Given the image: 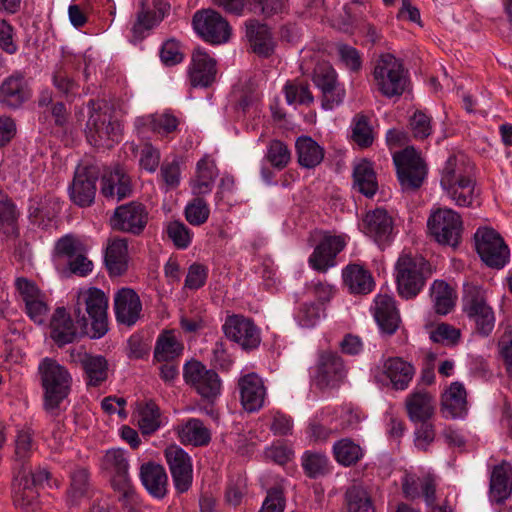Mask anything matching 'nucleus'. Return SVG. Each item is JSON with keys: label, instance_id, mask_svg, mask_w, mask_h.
Masks as SVG:
<instances>
[{"label": "nucleus", "instance_id": "51", "mask_svg": "<svg viewBox=\"0 0 512 512\" xmlns=\"http://www.w3.org/2000/svg\"><path fill=\"white\" fill-rule=\"evenodd\" d=\"M248 2L254 13L266 18L288 11V0H248Z\"/></svg>", "mask_w": 512, "mask_h": 512}, {"label": "nucleus", "instance_id": "25", "mask_svg": "<svg viewBox=\"0 0 512 512\" xmlns=\"http://www.w3.org/2000/svg\"><path fill=\"white\" fill-rule=\"evenodd\" d=\"M216 61L205 51L196 49L192 55L189 70L190 82L193 87H208L216 78Z\"/></svg>", "mask_w": 512, "mask_h": 512}, {"label": "nucleus", "instance_id": "22", "mask_svg": "<svg viewBox=\"0 0 512 512\" xmlns=\"http://www.w3.org/2000/svg\"><path fill=\"white\" fill-rule=\"evenodd\" d=\"M344 246L342 237L324 236L309 258L310 265L319 272H326L335 265V258Z\"/></svg>", "mask_w": 512, "mask_h": 512}, {"label": "nucleus", "instance_id": "2", "mask_svg": "<svg viewBox=\"0 0 512 512\" xmlns=\"http://www.w3.org/2000/svg\"><path fill=\"white\" fill-rule=\"evenodd\" d=\"M44 389V409L51 416L60 413V405L70 393L72 378L68 370L52 358H44L39 365Z\"/></svg>", "mask_w": 512, "mask_h": 512}, {"label": "nucleus", "instance_id": "55", "mask_svg": "<svg viewBox=\"0 0 512 512\" xmlns=\"http://www.w3.org/2000/svg\"><path fill=\"white\" fill-rule=\"evenodd\" d=\"M52 82L58 92L66 98H72L77 93V83L62 66L55 69Z\"/></svg>", "mask_w": 512, "mask_h": 512}, {"label": "nucleus", "instance_id": "29", "mask_svg": "<svg viewBox=\"0 0 512 512\" xmlns=\"http://www.w3.org/2000/svg\"><path fill=\"white\" fill-rule=\"evenodd\" d=\"M512 493V466L506 461L496 465L490 476L489 495L496 503H502Z\"/></svg>", "mask_w": 512, "mask_h": 512}, {"label": "nucleus", "instance_id": "5", "mask_svg": "<svg viewBox=\"0 0 512 512\" xmlns=\"http://www.w3.org/2000/svg\"><path fill=\"white\" fill-rule=\"evenodd\" d=\"M463 311L474 322L476 331L482 336H488L494 329L495 316L487 304L484 290L471 283L463 287Z\"/></svg>", "mask_w": 512, "mask_h": 512}, {"label": "nucleus", "instance_id": "8", "mask_svg": "<svg viewBox=\"0 0 512 512\" xmlns=\"http://www.w3.org/2000/svg\"><path fill=\"white\" fill-rule=\"evenodd\" d=\"M431 236L441 245L457 247L460 243L463 223L461 216L452 209H438L427 221Z\"/></svg>", "mask_w": 512, "mask_h": 512}, {"label": "nucleus", "instance_id": "41", "mask_svg": "<svg viewBox=\"0 0 512 512\" xmlns=\"http://www.w3.org/2000/svg\"><path fill=\"white\" fill-rule=\"evenodd\" d=\"M430 296L437 314L446 315L455 305L454 290L443 280L434 281Z\"/></svg>", "mask_w": 512, "mask_h": 512}, {"label": "nucleus", "instance_id": "56", "mask_svg": "<svg viewBox=\"0 0 512 512\" xmlns=\"http://www.w3.org/2000/svg\"><path fill=\"white\" fill-rule=\"evenodd\" d=\"M266 157L273 167L283 169L290 161V151L283 142L273 140L268 146Z\"/></svg>", "mask_w": 512, "mask_h": 512}, {"label": "nucleus", "instance_id": "59", "mask_svg": "<svg viewBox=\"0 0 512 512\" xmlns=\"http://www.w3.org/2000/svg\"><path fill=\"white\" fill-rule=\"evenodd\" d=\"M345 95V89L339 81L325 87L321 90V104L323 109L331 110L340 105L343 102Z\"/></svg>", "mask_w": 512, "mask_h": 512}, {"label": "nucleus", "instance_id": "18", "mask_svg": "<svg viewBox=\"0 0 512 512\" xmlns=\"http://www.w3.org/2000/svg\"><path fill=\"white\" fill-rule=\"evenodd\" d=\"M100 193L105 199L116 202L129 198L133 193L130 175L121 166L107 169L100 180Z\"/></svg>", "mask_w": 512, "mask_h": 512}, {"label": "nucleus", "instance_id": "13", "mask_svg": "<svg viewBox=\"0 0 512 512\" xmlns=\"http://www.w3.org/2000/svg\"><path fill=\"white\" fill-rule=\"evenodd\" d=\"M225 336L243 350L256 349L261 342L260 331L255 323L242 315H230L223 324Z\"/></svg>", "mask_w": 512, "mask_h": 512}, {"label": "nucleus", "instance_id": "54", "mask_svg": "<svg viewBox=\"0 0 512 512\" xmlns=\"http://www.w3.org/2000/svg\"><path fill=\"white\" fill-rule=\"evenodd\" d=\"M446 191L449 197L455 201L458 206L468 207L472 205L475 197V184L473 179H465L462 184L448 188Z\"/></svg>", "mask_w": 512, "mask_h": 512}, {"label": "nucleus", "instance_id": "43", "mask_svg": "<svg viewBox=\"0 0 512 512\" xmlns=\"http://www.w3.org/2000/svg\"><path fill=\"white\" fill-rule=\"evenodd\" d=\"M301 465L305 475L310 479L324 477L330 473V461L320 452L306 451L301 457Z\"/></svg>", "mask_w": 512, "mask_h": 512}, {"label": "nucleus", "instance_id": "32", "mask_svg": "<svg viewBox=\"0 0 512 512\" xmlns=\"http://www.w3.org/2000/svg\"><path fill=\"white\" fill-rule=\"evenodd\" d=\"M105 265L112 276H120L128 268V242L125 238L109 241L105 252Z\"/></svg>", "mask_w": 512, "mask_h": 512}, {"label": "nucleus", "instance_id": "62", "mask_svg": "<svg viewBox=\"0 0 512 512\" xmlns=\"http://www.w3.org/2000/svg\"><path fill=\"white\" fill-rule=\"evenodd\" d=\"M152 131L159 134H169L178 127V119L170 113L153 114L150 117Z\"/></svg>", "mask_w": 512, "mask_h": 512}, {"label": "nucleus", "instance_id": "14", "mask_svg": "<svg viewBox=\"0 0 512 512\" xmlns=\"http://www.w3.org/2000/svg\"><path fill=\"white\" fill-rule=\"evenodd\" d=\"M31 467L19 466L12 483L13 503L20 512H39V494L30 484Z\"/></svg>", "mask_w": 512, "mask_h": 512}, {"label": "nucleus", "instance_id": "28", "mask_svg": "<svg viewBox=\"0 0 512 512\" xmlns=\"http://www.w3.org/2000/svg\"><path fill=\"white\" fill-rule=\"evenodd\" d=\"M473 166L464 155H451L445 162L441 173V186L444 190L462 184L464 180H472Z\"/></svg>", "mask_w": 512, "mask_h": 512}, {"label": "nucleus", "instance_id": "15", "mask_svg": "<svg viewBox=\"0 0 512 512\" xmlns=\"http://www.w3.org/2000/svg\"><path fill=\"white\" fill-rule=\"evenodd\" d=\"M70 362L79 365L84 372L86 384L97 387L108 378V361L102 355L88 353L84 348L70 350Z\"/></svg>", "mask_w": 512, "mask_h": 512}, {"label": "nucleus", "instance_id": "10", "mask_svg": "<svg viewBox=\"0 0 512 512\" xmlns=\"http://www.w3.org/2000/svg\"><path fill=\"white\" fill-rule=\"evenodd\" d=\"M183 377L187 384L209 402H213L221 393V380L217 372L207 369L199 361L187 362L183 369Z\"/></svg>", "mask_w": 512, "mask_h": 512}, {"label": "nucleus", "instance_id": "46", "mask_svg": "<svg viewBox=\"0 0 512 512\" xmlns=\"http://www.w3.org/2000/svg\"><path fill=\"white\" fill-rule=\"evenodd\" d=\"M90 474L85 467H76L70 473V488L68 490V499L72 504L85 497L90 487Z\"/></svg>", "mask_w": 512, "mask_h": 512}, {"label": "nucleus", "instance_id": "47", "mask_svg": "<svg viewBox=\"0 0 512 512\" xmlns=\"http://www.w3.org/2000/svg\"><path fill=\"white\" fill-rule=\"evenodd\" d=\"M164 17V13L149 11L145 9L144 2L141 3V10L137 14L131 31L135 40H142L146 31L152 29Z\"/></svg>", "mask_w": 512, "mask_h": 512}, {"label": "nucleus", "instance_id": "48", "mask_svg": "<svg viewBox=\"0 0 512 512\" xmlns=\"http://www.w3.org/2000/svg\"><path fill=\"white\" fill-rule=\"evenodd\" d=\"M79 253H86V246L79 237L73 234H66L59 238L54 246V255L68 261Z\"/></svg>", "mask_w": 512, "mask_h": 512}, {"label": "nucleus", "instance_id": "19", "mask_svg": "<svg viewBox=\"0 0 512 512\" xmlns=\"http://www.w3.org/2000/svg\"><path fill=\"white\" fill-rule=\"evenodd\" d=\"M362 231L379 245H386L392 239L393 220L385 209L368 211L362 220Z\"/></svg>", "mask_w": 512, "mask_h": 512}, {"label": "nucleus", "instance_id": "34", "mask_svg": "<svg viewBox=\"0 0 512 512\" xmlns=\"http://www.w3.org/2000/svg\"><path fill=\"white\" fill-rule=\"evenodd\" d=\"M383 369L385 375L397 390L406 389L415 373L414 367L399 357L387 359Z\"/></svg>", "mask_w": 512, "mask_h": 512}, {"label": "nucleus", "instance_id": "17", "mask_svg": "<svg viewBox=\"0 0 512 512\" xmlns=\"http://www.w3.org/2000/svg\"><path fill=\"white\" fill-rule=\"evenodd\" d=\"M99 171L95 166H78L70 186V198L79 207H89L94 203L96 182Z\"/></svg>", "mask_w": 512, "mask_h": 512}, {"label": "nucleus", "instance_id": "26", "mask_svg": "<svg viewBox=\"0 0 512 512\" xmlns=\"http://www.w3.org/2000/svg\"><path fill=\"white\" fill-rule=\"evenodd\" d=\"M373 309L374 318L380 330L387 335H393L401 322L395 300L388 295H378Z\"/></svg>", "mask_w": 512, "mask_h": 512}, {"label": "nucleus", "instance_id": "7", "mask_svg": "<svg viewBox=\"0 0 512 512\" xmlns=\"http://www.w3.org/2000/svg\"><path fill=\"white\" fill-rule=\"evenodd\" d=\"M393 161L402 191L414 192L418 190L424 182L427 169L416 150L413 147H407L395 153Z\"/></svg>", "mask_w": 512, "mask_h": 512}, {"label": "nucleus", "instance_id": "63", "mask_svg": "<svg viewBox=\"0 0 512 512\" xmlns=\"http://www.w3.org/2000/svg\"><path fill=\"white\" fill-rule=\"evenodd\" d=\"M430 338L435 343L455 345L460 338V330L450 324L441 323L431 332Z\"/></svg>", "mask_w": 512, "mask_h": 512}, {"label": "nucleus", "instance_id": "1", "mask_svg": "<svg viewBox=\"0 0 512 512\" xmlns=\"http://www.w3.org/2000/svg\"><path fill=\"white\" fill-rule=\"evenodd\" d=\"M107 308L108 298L101 289L79 291L73 309L75 322L64 307H58L50 321L51 338L58 346L72 343L78 333L102 338L109 330Z\"/></svg>", "mask_w": 512, "mask_h": 512}, {"label": "nucleus", "instance_id": "64", "mask_svg": "<svg viewBox=\"0 0 512 512\" xmlns=\"http://www.w3.org/2000/svg\"><path fill=\"white\" fill-rule=\"evenodd\" d=\"M25 311L29 318L36 324H43L46 320L48 313V305L41 295L33 300L25 303Z\"/></svg>", "mask_w": 512, "mask_h": 512}, {"label": "nucleus", "instance_id": "16", "mask_svg": "<svg viewBox=\"0 0 512 512\" xmlns=\"http://www.w3.org/2000/svg\"><path fill=\"white\" fill-rule=\"evenodd\" d=\"M164 453L175 489L179 493L187 492L193 479L191 457L177 445L168 446Z\"/></svg>", "mask_w": 512, "mask_h": 512}, {"label": "nucleus", "instance_id": "53", "mask_svg": "<svg viewBox=\"0 0 512 512\" xmlns=\"http://www.w3.org/2000/svg\"><path fill=\"white\" fill-rule=\"evenodd\" d=\"M409 128L415 140H425L432 133L431 117L417 110L409 119Z\"/></svg>", "mask_w": 512, "mask_h": 512}, {"label": "nucleus", "instance_id": "35", "mask_svg": "<svg viewBox=\"0 0 512 512\" xmlns=\"http://www.w3.org/2000/svg\"><path fill=\"white\" fill-rule=\"evenodd\" d=\"M218 175L214 161L202 158L196 166L195 177L191 180V188L194 195H204L212 190L215 178Z\"/></svg>", "mask_w": 512, "mask_h": 512}, {"label": "nucleus", "instance_id": "57", "mask_svg": "<svg viewBox=\"0 0 512 512\" xmlns=\"http://www.w3.org/2000/svg\"><path fill=\"white\" fill-rule=\"evenodd\" d=\"M209 213L210 210L206 202L199 197L189 203L185 209L186 220L195 226L205 223L209 217Z\"/></svg>", "mask_w": 512, "mask_h": 512}, {"label": "nucleus", "instance_id": "33", "mask_svg": "<svg viewBox=\"0 0 512 512\" xmlns=\"http://www.w3.org/2000/svg\"><path fill=\"white\" fill-rule=\"evenodd\" d=\"M140 478L147 491L156 498H163L167 492V474L164 467L156 463L141 466Z\"/></svg>", "mask_w": 512, "mask_h": 512}, {"label": "nucleus", "instance_id": "49", "mask_svg": "<svg viewBox=\"0 0 512 512\" xmlns=\"http://www.w3.org/2000/svg\"><path fill=\"white\" fill-rule=\"evenodd\" d=\"M182 351L181 344L176 340L175 336L166 332L159 336L155 350L154 358L158 362L173 360Z\"/></svg>", "mask_w": 512, "mask_h": 512}, {"label": "nucleus", "instance_id": "40", "mask_svg": "<svg viewBox=\"0 0 512 512\" xmlns=\"http://www.w3.org/2000/svg\"><path fill=\"white\" fill-rule=\"evenodd\" d=\"M354 187L366 197H373L378 189L376 174L370 162L363 161L354 168Z\"/></svg>", "mask_w": 512, "mask_h": 512}, {"label": "nucleus", "instance_id": "31", "mask_svg": "<svg viewBox=\"0 0 512 512\" xmlns=\"http://www.w3.org/2000/svg\"><path fill=\"white\" fill-rule=\"evenodd\" d=\"M405 407L412 422L430 420L435 412L433 396L426 390H414L409 394Z\"/></svg>", "mask_w": 512, "mask_h": 512}, {"label": "nucleus", "instance_id": "24", "mask_svg": "<svg viewBox=\"0 0 512 512\" xmlns=\"http://www.w3.org/2000/svg\"><path fill=\"white\" fill-rule=\"evenodd\" d=\"M114 307L116 319L119 323L132 326L140 318L142 304L133 289H120L115 295Z\"/></svg>", "mask_w": 512, "mask_h": 512}, {"label": "nucleus", "instance_id": "21", "mask_svg": "<svg viewBox=\"0 0 512 512\" xmlns=\"http://www.w3.org/2000/svg\"><path fill=\"white\" fill-rule=\"evenodd\" d=\"M345 368L342 358L334 352L324 351L319 355L316 384L319 388L336 386L345 377Z\"/></svg>", "mask_w": 512, "mask_h": 512}, {"label": "nucleus", "instance_id": "45", "mask_svg": "<svg viewBox=\"0 0 512 512\" xmlns=\"http://www.w3.org/2000/svg\"><path fill=\"white\" fill-rule=\"evenodd\" d=\"M336 461L343 466L355 465L363 456L361 447L349 438L337 441L333 445Z\"/></svg>", "mask_w": 512, "mask_h": 512}, {"label": "nucleus", "instance_id": "60", "mask_svg": "<svg viewBox=\"0 0 512 512\" xmlns=\"http://www.w3.org/2000/svg\"><path fill=\"white\" fill-rule=\"evenodd\" d=\"M338 81L335 69L328 62H319L313 71V82L321 91Z\"/></svg>", "mask_w": 512, "mask_h": 512}, {"label": "nucleus", "instance_id": "36", "mask_svg": "<svg viewBox=\"0 0 512 512\" xmlns=\"http://www.w3.org/2000/svg\"><path fill=\"white\" fill-rule=\"evenodd\" d=\"M342 276L352 293L367 294L373 289L374 281L370 272L360 265H348L343 270Z\"/></svg>", "mask_w": 512, "mask_h": 512}, {"label": "nucleus", "instance_id": "6", "mask_svg": "<svg viewBox=\"0 0 512 512\" xmlns=\"http://www.w3.org/2000/svg\"><path fill=\"white\" fill-rule=\"evenodd\" d=\"M373 76L378 90L386 97L402 95L407 85L402 62L390 53L379 57Z\"/></svg>", "mask_w": 512, "mask_h": 512}, {"label": "nucleus", "instance_id": "12", "mask_svg": "<svg viewBox=\"0 0 512 512\" xmlns=\"http://www.w3.org/2000/svg\"><path fill=\"white\" fill-rule=\"evenodd\" d=\"M149 220L146 206L137 201L118 206L111 218L113 229L133 235H140Z\"/></svg>", "mask_w": 512, "mask_h": 512}, {"label": "nucleus", "instance_id": "44", "mask_svg": "<svg viewBox=\"0 0 512 512\" xmlns=\"http://www.w3.org/2000/svg\"><path fill=\"white\" fill-rule=\"evenodd\" d=\"M138 425L144 435H151L161 426L160 409L152 400L139 404Z\"/></svg>", "mask_w": 512, "mask_h": 512}, {"label": "nucleus", "instance_id": "23", "mask_svg": "<svg viewBox=\"0 0 512 512\" xmlns=\"http://www.w3.org/2000/svg\"><path fill=\"white\" fill-rule=\"evenodd\" d=\"M245 28L252 51L263 58L271 56L275 49V41L270 28L256 19L247 20Z\"/></svg>", "mask_w": 512, "mask_h": 512}, {"label": "nucleus", "instance_id": "37", "mask_svg": "<svg viewBox=\"0 0 512 512\" xmlns=\"http://www.w3.org/2000/svg\"><path fill=\"white\" fill-rule=\"evenodd\" d=\"M299 164L304 168L318 166L324 158V149L311 137L301 136L295 143Z\"/></svg>", "mask_w": 512, "mask_h": 512}, {"label": "nucleus", "instance_id": "27", "mask_svg": "<svg viewBox=\"0 0 512 512\" xmlns=\"http://www.w3.org/2000/svg\"><path fill=\"white\" fill-rule=\"evenodd\" d=\"M31 96L22 73L16 72L7 77L0 86V102L17 108Z\"/></svg>", "mask_w": 512, "mask_h": 512}, {"label": "nucleus", "instance_id": "61", "mask_svg": "<svg viewBox=\"0 0 512 512\" xmlns=\"http://www.w3.org/2000/svg\"><path fill=\"white\" fill-rule=\"evenodd\" d=\"M285 497L281 485L274 486L267 491L266 498L259 512H283Z\"/></svg>", "mask_w": 512, "mask_h": 512}, {"label": "nucleus", "instance_id": "20", "mask_svg": "<svg viewBox=\"0 0 512 512\" xmlns=\"http://www.w3.org/2000/svg\"><path fill=\"white\" fill-rule=\"evenodd\" d=\"M238 389L240 402L244 410L252 413L259 411L265 402L266 388L256 373H249L239 378Z\"/></svg>", "mask_w": 512, "mask_h": 512}, {"label": "nucleus", "instance_id": "42", "mask_svg": "<svg viewBox=\"0 0 512 512\" xmlns=\"http://www.w3.org/2000/svg\"><path fill=\"white\" fill-rule=\"evenodd\" d=\"M347 512H375L371 495L361 485H352L345 492Z\"/></svg>", "mask_w": 512, "mask_h": 512}, {"label": "nucleus", "instance_id": "58", "mask_svg": "<svg viewBox=\"0 0 512 512\" xmlns=\"http://www.w3.org/2000/svg\"><path fill=\"white\" fill-rule=\"evenodd\" d=\"M166 231L169 239L177 248L185 249L190 245L192 234L184 223L179 221L170 222Z\"/></svg>", "mask_w": 512, "mask_h": 512}, {"label": "nucleus", "instance_id": "30", "mask_svg": "<svg viewBox=\"0 0 512 512\" xmlns=\"http://www.w3.org/2000/svg\"><path fill=\"white\" fill-rule=\"evenodd\" d=\"M467 393L462 383L453 382L442 394L441 411L447 418H460L467 412Z\"/></svg>", "mask_w": 512, "mask_h": 512}, {"label": "nucleus", "instance_id": "38", "mask_svg": "<svg viewBox=\"0 0 512 512\" xmlns=\"http://www.w3.org/2000/svg\"><path fill=\"white\" fill-rule=\"evenodd\" d=\"M101 467L110 475L111 483L129 478L128 460L121 449L108 450L101 460Z\"/></svg>", "mask_w": 512, "mask_h": 512}, {"label": "nucleus", "instance_id": "50", "mask_svg": "<svg viewBox=\"0 0 512 512\" xmlns=\"http://www.w3.org/2000/svg\"><path fill=\"white\" fill-rule=\"evenodd\" d=\"M285 98L288 104L309 106L314 102L309 84L301 81L287 82L284 87Z\"/></svg>", "mask_w": 512, "mask_h": 512}, {"label": "nucleus", "instance_id": "52", "mask_svg": "<svg viewBox=\"0 0 512 512\" xmlns=\"http://www.w3.org/2000/svg\"><path fill=\"white\" fill-rule=\"evenodd\" d=\"M352 139L362 148L372 145L374 140L372 128L365 115L358 114L355 116L352 128Z\"/></svg>", "mask_w": 512, "mask_h": 512}, {"label": "nucleus", "instance_id": "9", "mask_svg": "<svg viewBox=\"0 0 512 512\" xmlns=\"http://www.w3.org/2000/svg\"><path fill=\"white\" fill-rule=\"evenodd\" d=\"M476 249L481 260L489 267L503 268L509 261L510 251L499 233L490 228L475 233Z\"/></svg>", "mask_w": 512, "mask_h": 512}, {"label": "nucleus", "instance_id": "3", "mask_svg": "<svg viewBox=\"0 0 512 512\" xmlns=\"http://www.w3.org/2000/svg\"><path fill=\"white\" fill-rule=\"evenodd\" d=\"M395 270L397 291L404 299L416 297L432 275L430 263L418 254H402Z\"/></svg>", "mask_w": 512, "mask_h": 512}, {"label": "nucleus", "instance_id": "11", "mask_svg": "<svg viewBox=\"0 0 512 512\" xmlns=\"http://www.w3.org/2000/svg\"><path fill=\"white\" fill-rule=\"evenodd\" d=\"M193 27L197 34L212 44L229 40L231 28L222 15L212 9L197 11L193 16Z\"/></svg>", "mask_w": 512, "mask_h": 512}, {"label": "nucleus", "instance_id": "39", "mask_svg": "<svg viewBox=\"0 0 512 512\" xmlns=\"http://www.w3.org/2000/svg\"><path fill=\"white\" fill-rule=\"evenodd\" d=\"M179 438L184 444L193 446L207 445L211 440V433L200 419L191 418L178 430Z\"/></svg>", "mask_w": 512, "mask_h": 512}, {"label": "nucleus", "instance_id": "4", "mask_svg": "<svg viewBox=\"0 0 512 512\" xmlns=\"http://www.w3.org/2000/svg\"><path fill=\"white\" fill-rule=\"evenodd\" d=\"M88 109L89 116L85 127L88 142L95 147L112 146L113 142L118 141L120 124L100 101L90 100Z\"/></svg>", "mask_w": 512, "mask_h": 512}]
</instances>
